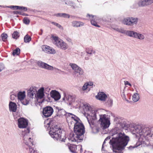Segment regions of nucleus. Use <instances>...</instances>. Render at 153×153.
<instances>
[{
	"instance_id": "nucleus-51",
	"label": "nucleus",
	"mask_w": 153,
	"mask_h": 153,
	"mask_svg": "<svg viewBox=\"0 0 153 153\" xmlns=\"http://www.w3.org/2000/svg\"><path fill=\"white\" fill-rule=\"evenodd\" d=\"M140 145V144H139L138 145H137L136 146H130L128 147V149H134Z\"/></svg>"
},
{
	"instance_id": "nucleus-43",
	"label": "nucleus",
	"mask_w": 153,
	"mask_h": 153,
	"mask_svg": "<svg viewBox=\"0 0 153 153\" xmlns=\"http://www.w3.org/2000/svg\"><path fill=\"white\" fill-rule=\"evenodd\" d=\"M10 7L12 9L18 10L20 9V6H11Z\"/></svg>"
},
{
	"instance_id": "nucleus-49",
	"label": "nucleus",
	"mask_w": 153,
	"mask_h": 153,
	"mask_svg": "<svg viewBox=\"0 0 153 153\" xmlns=\"http://www.w3.org/2000/svg\"><path fill=\"white\" fill-rule=\"evenodd\" d=\"M4 68V65L2 63H0V72Z\"/></svg>"
},
{
	"instance_id": "nucleus-50",
	"label": "nucleus",
	"mask_w": 153,
	"mask_h": 153,
	"mask_svg": "<svg viewBox=\"0 0 153 153\" xmlns=\"http://www.w3.org/2000/svg\"><path fill=\"white\" fill-rule=\"evenodd\" d=\"M122 97L123 99L124 100H125L127 102H128V100H127L126 98V95L124 94V93H123V94L122 95Z\"/></svg>"
},
{
	"instance_id": "nucleus-14",
	"label": "nucleus",
	"mask_w": 153,
	"mask_h": 153,
	"mask_svg": "<svg viewBox=\"0 0 153 153\" xmlns=\"http://www.w3.org/2000/svg\"><path fill=\"white\" fill-rule=\"evenodd\" d=\"M43 51L48 54H54L56 53L55 50L52 48L46 45H43L42 46Z\"/></svg>"
},
{
	"instance_id": "nucleus-7",
	"label": "nucleus",
	"mask_w": 153,
	"mask_h": 153,
	"mask_svg": "<svg viewBox=\"0 0 153 153\" xmlns=\"http://www.w3.org/2000/svg\"><path fill=\"white\" fill-rule=\"evenodd\" d=\"M22 135L23 136V140L24 143L27 145H31L33 146V141H31V138L29 136L30 130L28 128H27L25 131L23 132Z\"/></svg>"
},
{
	"instance_id": "nucleus-44",
	"label": "nucleus",
	"mask_w": 153,
	"mask_h": 153,
	"mask_svg": "<svg viewBox=\"0 0 153 153\" xmlns=\"http://www.w3.org/2000/svg\"><path fill=\"white\" fill-rule=\"evenodd\" d=\"M110 139V137H107L105 140L102 146V150L103 148L104 147V144L105 143V142L107 141H109Z\"/></svg>"
},
{
	"instance_id": "nucleus-45",
	"label": "nucleus",
	"mask_w": 153,
	"mask_h": 153,
	"mask_svg": "<svg viewBox=\"0 0 153 153\" xmlns=\"http://www.w3.org/2000/svg\"><path fill=\"white\" fill-rule=\"evenodd\" d=\"M110 139V137H107L105 140L102 146V150L103 148L104 147V144L105 143V142L107 141H109Z\"/></svg>"
},
{
	"instance_id": "nucleus-3",
	"label": "nucleus",
	"mask_w": 153,
	"mask_h": 153,
	"mask_svg": "<svg viewBox=\"0 0 153 153\" xmlns=\"http://www.w3.org/2000/svg\"><path fill=\"white\" fill-rule=\"evenodd\" d=\"M148 128L137 125L134 127L132 134L135 135L136 137L139 140L141 144H142V143L144 142L145 139L152 136Z\"/></svg>"
},
{
	"instance_id": "nucleus-9",
	"label": "nucleus",
	"mask_w": 153,
	"mask_h": 153,
	"mask_svg": "<svg viewBox=\"0 0 153 153\" xmlns=\"http://www.w3.org/2000/svg\"><path fill=\"white\" fill-rule=\"evenodd\" d=\"M53 112V108L51 106H48L43 108L42 113L44 117L47 118L51 116Z\"/></svg>"
},
{
	"instance_id": "nucleus-36",
	"label": "nucleus",
	"mask_w": 153,
	"mask_h": 153,
	"mask_svg": "<svg viewBox=\"0 0 153 153\" xmlns=\"http://www.w3.org/2000/svg\"><path fill=\"white\" fill-rule=\"evenodd\" d=\"M19 36V33L17 31H14L12 34V37L13 39H16Z\"/></svg>"
},
{
	"instance_id": "nucleus-59",
	"label": "nucleus",
	"mask_w": 153,
	"mask_h": 153,
	"mask_svg": "<svg viewBox=\"0 0 153 153\" xmlns=\"http://www.w3.org/2000/svg\"><path fill=\"white\" fill-rule=\"evenodd\" d=\"M85 59L86 60H88L89 59V57H87V58L85 57Z\"/></svg>"
},
{
	"instance_id": "nucleus-16",
	"label": "nucleus",
	"mask_w": 153,
	"mask_h": 153,
	"mask_svg": "<svg viewBox=\"0 0 153 153\" xmlns=\"http://www.w3.org/2000/svg\"><path fill=\"white\" fill-rule=\"evenodd\" d=\"M87 16L89 17L91 23L92 25L96 27H100V26L98 25L97 22V20L98 19V17L96 16H94L92 15H90L89 14H88L87 15Z\"/></svg>"
},
{
	"instance_id": "nucleus-56",
	"label": "nucleus",
	"mask_w": 153,
	"mask_h": 153,
	"mask_svg": "<svg viewBox=\"0 0 153 153\" xmlns=\"http://www.w3.org/2000/svg\"><path fill=\"white\" fill-rule=\"evenodd\" d=\"M80 67L79 66L78 67V68H76L74 70V74H76V73L77 71L80 68Z\"/></svg>"
},
{
	"instance_id": "nucleus-24",
	"label": "nucleus",
	"mask_w": 153,
	"mask_h": 153,
	"mask_svg": "<svg viewBox=\"0 0 153 153\" xmlns=\"http://www.w3.org/2000/svg\"><path fill=\"white\" fill-rule=\"evenodd\" d=\"M17 97L18 100H19L21 101L23 100L25 97V91H19L17 94Z\"/></svg>"
},
{
	"instance_id": "nucleus-57",
	"label": "nucleus",
	"mask_w": 153,
	"mask_h": 153,
	"mask_svg": "<svg viewBox=\"0 0 153 153\" xmlns=\"http://www.w3.org/2000/svg\"><path fill=\"white\" fill-rule=\"evenodd\" d=\"M14 97H15V96L14 95H13V94L11 95L10 96V98H11V100H13L14 99Z\"/></svg>"
},
{
	"instance_id": "nucleus-35",
	"label": "nucleus",
	"mask_w": 153,
	"mask_h": 153,
	"mask_svg": "<svg viewBox=\"0 0 153 153\" xmlns=\"http://www.w3.org/2000/svg\"><path fill=\"white\" fill-rule=\"evenodd\" d=\"M31 38L27 35H26L24 38L25 42L27 43L29 42L31 40Z\"/></svg>"
},
{
	"instance_id": "nucleus-11",
	"label": "nucleus",
	"mask_w": 153,
	"mask_h": 153,
	"mask_svg": "<svg viewBox=\"0 0 153 153\" xmlns=\"http://www.w3.org/2000/svg\"><path fill=\"white\" fill-rule=\"evenodd\" d=\"M153 4V0H139L137 4L140 7H146Z\"/></svg>"
},
{
	"instance_id": "nucleus-41",
	"label": "nucleus",
	"mask_w": 153,
	"mask_h": 153,
	"mask_svg": "<svg viewBox=\"0 0 153 153\" xmlns=\"http://www.w3.org/2000/svg\"><path fill=\"white\" fill-rule=\"evenodd\" d=\"M23 22L24 23L26 24H28L30 23V20L27 18H25L23 19Z\"/></svg>"
},
{
	"instance_id": "nucleus-48",
	"label": "nucleus",
	"mask_w": 153,
	"mask_h": 153,
	"mask_svg": "<svg viewBox=\"0 0 153 153\" xmlns=\"http://www.w3.org/2000/svg\"><path fill=\"white\" fill-rule=\"evenodd\" d=\"M51 23L52 24H53L54 25H55L57 27H59V28H60L61 27V25H60L59 24L57 23H56L55 22H51Z\"/></svg>"
},
{
	"instance_id": "nucleus-20",
	"label": "nucleus",
	"mask_w": 153,
	"mask_h": 153,
	"mask_svg": "<svg viewBox=\"0 0 153 153\" xmlns=\"http://www.w3.org/2000/svg\"><path fill=\"white\" fill-rule=\"evenodd\" d=\"M64 99H65V101L68 102L70 105L75 103V98L71 95H68L64 98Z\"/></svg>"
},
{
	"instance_id": "nucleus-6",
	"label": "nucleus",
	"mask_w": 153,
	"mask_h": 153,
	"mask_svg": "<svg viewBox=\"0 0 153 153\" xmlns=\"http://www.w3.org/2000/svg\"><path fill=\"white\" fill-rule=\"evenodd\" d=\"M74 131L78 135L82 136L85 132V128L82 124L80 122L76 123L74 127Z\"/></svg>"
},
{
	"instance_id": "nucleus-4",
	"label": "nucleus",
	"mask_w": 153,
	"mask_h": 153,
	"mask_svg": "<svg viewBox=\"0 0 153 153\" xmlns=\"http://www.w3.org/2000/svg\"><path fill=\"white\" fill-rule=\"evenodd\" d=\"M61 129L57 126H53L50 128L49 134L54 140L64 142L66 138L65 134H61Z\"/></svg>"
},
{
	"instance_id": "nucleus-31",
	"label": "nucleus",
	"mask_w": 153,
	"mask_h": 153,
	"mask_svg": "<svg viewBox=\"0 0 153 153\" xmlns=\"http://www.w3.org/2000/svg\"><path fill=\"white\" fill-rule=\"evenodd\" d=\"M105 100L106 101L105 102V103L107 105H108L109 106H111L113 104V100L111 98L107 97Z\"/></svg>"
},
{
	"instance_id": "nucleus-5",
	"label": "nucleus",
	"mask_w": 153,
	"mask_h": 153,
	"mask_svg": "<svg viewBox=\"0 0 153 153\" xmlns=\"http://www.w3.org/2000/svg\"><path fill=\"white\" fill-rule=\"evenodd\" d=\"M52 38L56 46L63 50H65L68 48L67 44L58 37L53 36Z\"/></svg>"
},
{
	"instance_id": "nucleus-26",
	"label": "nucleus",
	"mask_w": 153,
	"mask_h": 153,
	"mask_svg": "<svg viewBox=\"0 0 153 153\" xmlns=\"http://www.w3.org/2000/svg\"><path fill=\"white\" fill-rule=\"evenodd\" d=\"M138 21V18L133 17H130V26L137 24Z\"/></svg>"
},
{
	"instance_id": "nucleus-63",
	"label": "nucleus",
	"mask_w": 153,
	"mask_h": 153,
	"mask_svg": "<svg viewBox=\"0 0 153 153\" xmlns=\"http://www.w3.org/2000/svg\"><path fill=\"white\" fill-rule=\"evenodd\" d=\"M48 125H49V123H48Z\"/></svg>"
},
{
	"instance_id": "nucleus-39",
	"label": "nucleus",
	"mask_w": 153,
	"mask_h": 153,
	"mask_svg": "<svg viewBox=\"0 0 153 153\" xmlns=\"http://www.w3.org/2000/svg\"><path fill=\"white\" fill-rule=\"evenodd\" d=\"M115 30L119 32L124 34L125 30L122 28H117L115 29Z\"/></svg>"
},
{
	"instance_id": "nucleus-61",
	"label": "nucleus",
	"mask_w": 153,
	"mask_h": 153,
	"mask_svg": "<svg viewBox=\"0 0 153 153\" xmlns=\"http://www.w3.org/2000/svg\"><path fill=\"white\" fill-rule=\"evenodd\" d=\"M28 104V102H27L26 104H23L24 105H26L27 104Z\"/></svg>"
},
{
	"instance_id": "nucleus-8",
	"label": "nucleus",
	"mask_w": 153,
	"mask_h": 153,
	"mask_svg": "<svg viewBox=\"0 0 153 153\" xmlns=\"http://www.w3.org/2000/svg\"><path fill=\"white\" fill-rule=\"evenodd\" d=\"M68 139L70 141L75 142L78 143L81 142L83 140L82 136L79 135L75 133H71L69 136Z\"/></svg>"
},
{
	"instance_id": "nucleus-27",
	"label": "nucleus",
	"mask_w": 153,
	"mask_h": 153,
	"mask_svg": "<svg viewBox=\"0 0 153 153\" xmlns=\"http://www.w3.org/2000/svg\"><path fill=\"white\" fill-rule=\"evenodd\" d=\"M72 26L74 27H80L84 25V24L82 22L74 21L72 22Z\"/></svg>"
},
{
	"instance_id": "nucleus-58",
	"label": "nucleus",
	"mask_w": 153,
	"mask_h": 153,
	"mask_svg": "<svg viewBox=\"0 0 153 153\" xmlns=\"http://www.w3.org/2000/svg\"><path fill=\"white\" fill-rule=\"evenodd\" d=\"M67 41L69 42H71V40L70 39H67Z\"/></svg>"
},
{
	"instance_id": "nucleus-53",
	"label": "nucleus",
	"mask_w": 153,
	"mask_h": 153,
	"mask_svg": "<svg viewBox=\"0 0 153 153\" xmlns=\"http://www.w3.org/2000/svg\"><path fill=\"white\" fill-rule=\"evenodd\" d=\"M62 13H58L55 14L54 16L56 17H62Z\"/></svg>"
},
{
	"instance_id": "nucleus-37",
	"label": "nucleus",
	"mask_w": 153,
	"mask_h": 153,
	"mask_svg": "<svg viewBox=\"0 0 153 153\" xmlns=\"http://www.w3.org/2000/svg\"><path fill=\"white\" fill-rule=\"evenodd\" d=\"M1 37L2 40L3 41L5 42L7 37V35L6 33H3L1 34Z\"/></svg>"
},
{
	"instance_id": "nucleus-13",
	"label": "nucleus",
	"mask_w": 153,
	"mask_h": 153,
	"mask_svg": "<svg viewBox=\"0 0 153 153\" xmlns=\"http://www.w3.org/2000/svg\"><path fill=\"white\" fill-rule=\"evenodd\" d=\"M37 64L39 67L48 70L52 71L54 68L53 66L49 65L41 61H38L37 62Z\"/></svg>"
},
{
	"instance_id": "nucleus-52",
	"label": "nucleus",
	"mask_w": 153,
	"mask_h": 153,
	"mask_svg": "<svg viewBox=\"0 0 153 153\" xmlns=\"http://www.w3.org/2000/svg\"><path fill=\"white\" fill-rule=\"evenodd\" d=\"M88 86H92L93 85V83L92 82H88L86 83Z\"/></svg>"
},
{
	"instance_id": "nucleus-29",
	"label": "nucleus",
	"mask_w": 153,
	"mask_h": 153,
	"mask_svg": "<svg viewBox=\"0 0 153 153\" xmlns=\"http://www.w3.org/2000/svg\"><path fill=\"white\" fill-rule=\"evenodd\" d=\"M139 94L137 93H134L132 96V100L134 102H137L139 100Z\"/></svg>"
},
{
	"instance_id": "nucleus-47",
	"label": "nucleus",
	"mask_w": 153,
	"mask_h": 153,
	"mask_svg": "<svg viewBox=\"0 0 153 153\" xmlns=\"http://www.w3.org/2000/svg\"><path fill=\"white\" fill-rule=\"evenodd\" d=\"M65 4L67 5H69L71 6H74L73 3L70 1H68L65 2Z\"/></svg>"
},
{
	"instance_id": "nucleus-46",
	"label": "nucleus",
	"mask_w": 153,
	"mask_h": 153,
	"mask_svg": "<svg viewBox=\"0 0 153 153\" xmlns=\"http://www.w3.org/2000/svg\"><path fill=\"white\" fill-rule=\"evenodd\" d=\"M88 85H87V84L86 83H85L83 86L82 87V90L83 91H85L86 90L87 88H88Z\"/></svg>"
},
{
	"instance_id": "nucleus-38",
	"label": "nucleus",
	"mask_w": 153,
	"mask_h": 153,
	"mask_svg": "<svg viewBox=\"0 0 153 153\" xmlns=\"http://www.w3.org/2000/svg\"><path fill=\"white\" fill-rule=\"evenodd\" d=\"M69 65L74 71L79 67V66L76 64L72 63H70L69 64Z\"/></svg>"
},
{
	"instance_id": "nucleus-15",
	"label": "nucleus",
	"mask_w": 153,
	"mask_h": 153,
	"mask_svg": "<svg viewBox=\"0 0 153 153\" xmlns=\"http://www.w3.org/2000/svg\"><path fill=\"white\" fill-rule=\"evenodd\" d=\"M44 90V88L41 87L37 91L36 94L35 95V97L37 100L41 99L44 98L45 96Z\"/></svg>"
},
{
	"instance_id": "nucleus-22",
	"label": "nucleus",
	"mask_w": 153,
	"mask_h": 153,
	"mask_svg": "<svg viewBox=\"0 0 153 153\" xmlns=\"http://www.w3.org/2000/svg\"><path fill=\"white\" fill-rule=\"evenodd\" d=\"M9 110L13 112H16L17 109V105L16 103L10 102L9 105Z\"/></svg>"
},
{
	"instance_id": "nucleus-30",
	"label": "nucleus",
	"mask_w": 153,
	"mask_h": 153,
	"mask_svg": "<svg viewBox=\"0 0 153 153\" xmlns=\"http://www.w3.org/2000/svg\"><path fill=\"white\" fill-rule=\"evenodd\" d=\"M122 22L124 25L130 26V17L124 18Z\"/></svg>"
},
{
	"instance_id": "nucleus-60",
	"label": "nucleus",
	"mask_w": 153,
	"mask_h": 153,
	"mask_svg": "<svg viewBox=\"0 0 153 153\" xmlns=\"http://www.w3.org/2000/svg\"><path fill=\"white\" fill-rule=\"evenodd\" d=\"M14 13L16 14H17L18 13V11H14Z\"/></svg>"
},
{
	"instance_id": "nucleus-21",
	"label": "nucleus",
	"mask_w": 153,
	"mask_h": 153,
	"mask_svg": "<svg viewBox=\"0 0 153 153\" xmlns=\"http://www.w3.org/2000/svg\"><path fill=\"white\" fill-rule=\"evenodd\" d=\"M96 98L99 100L102 101H105L107 98V95L103 92H100L96 96Z\"/></svg>"
},
{
	"instance_id": "nucleus-17",
	"label": "nucleus",
	"mask_w": 153,
	"mask_h": 153,
	"mask_svg": "<svg viewBox=\"0 0 153 153\" xmlns=\"http://www.w3.org/2000/svg\"><path fill=\"white\" fill-rule=\"evenodd\" d=\"M37 91V88L34 86H32L28 91V95L30 97L33 98L34 97V96L35 97Z\"/></svg>"
},
{
	"instance_id": "nucleus-34",
	"label": "nucleus",
	"mask_w": 153,
	"mask_h": 153,
	"mask_svg": "<svg viewBox=\"0 0 153 153\" xmlns=\"http://www.w3.org/2000/svg\"><path fill=\"white\" fill-rule=\"evenodd\" d=\"M20 53V49L19 48H17L16 49L13 50V56L15 55H18Z\"/></svg>"
},
{
	"instance_id": "nucleus-62",
	"label": "nucleus",
	"mask_w": 153,
	"mask_h": 153,
	"mask_svg": "<svg viewBox=\"0 0 153 153\" xmlns=\"http://www.w3.org/2000/svg\"><path fill=\"white\" fill-rule=\"evenodd\" d=\"M41 31H42V30H41Z\"/></svg>"
},
{
	"instance_id": "nucleus-2",
	"label": "nucleus",
	"mask_w": 153,
	"mask_h": 153,
	"mask_svg": "<svg viewBox=\"0 0 153 153\" xmlns=\"http://www.w3.org/2000/svg\"><path fill=\"white\" fill-rule=\"evenodd\" d=\"M113 136L109 142L113 147V153H123L122 151L129 140V137L122 133L116 134Z\"/></svg>"
},
{
	"instance_id": "nucleus-54",
	"label": "nucleus",
	"mask_w": 153,
	"mask_h": 153,
	"mask_svg": "<svg viewBox=\"0 0 153 153\" xmlns=\"http://www.w3.org/2000/svg\"><path fill=\"white\" fill-rule=\"evenodd\" d=\"M124 84L125 85H128L130 86H131V84L128 81H124Z\"/></svg>"
},
{
	"instance_id": "nucleus-42",
	"label": "nucleus",
	"mask_w": 153,
	"mask_h": 153,
	"mask_svg": "<svg viewBox=\"0 0 153 153\" xmlns=\"http://www.w3.org/2000/svg\"><path fill=\"white\" fill-rule=\"evenodd\" d=\"M62 17L69 18L70 17V15L68 14L65 13H62Z\"/></svg>"
},
{
	"instance_id": "nucleus-1",
	"label": "nucleus",
	"mask_w": 153,
	"mask_h": 153,
	"mask_svg": "<svg viewBox=\"0 0 153 153\" xmlns=\"http://www.w3.org/2000/svg\"><path fill=\"white\" fill-rule=\"evenodd\" d=\"M83 113L87 114V118L90 127L94 133L99 131V128L95 126L97 117H99V122L103 129L108 128L110 124V116L104 114L105 111L103 109L94 110L88 103H83Z\"/></svg>"
},
{
	"instance_id": "nucleus-40",
	"label": "nucleus",
	"mask_w": 153,
	"mask_h": 153,
	"mask_svg": "<svg viewBox=\"0 0 153 153\" xmlns=\"http://www.w3.org/2000/svg\"><path fill=\"white\" fill-rule=\"evenodd\" d=\"M76 73L78 74L79 75L81 76L83 75L84 74V71L81 68H80L77 71L76 73Z\"/></svg>"
},
{
	"instance_id": "nucleus-12",
	"label": "nucleus",
	"mask_w": 153,
	"mask_h": 153,
	"mask_svg": "<svg viewBox=\"0 0 153 153\" xmlns=\"http://www.w3.org/2000/svg\"><path fill=\"white\" fill-rule=\"evenodd\" d=\"M70 151L73 153H81L82 149L81 146L71 145L69 147Z\"/></svg>"
},
{
	"instance_id": "nucleus-19",
	"label": "nucleus",
	"mask_w": 153,
	"mask_h": 153,
	"mask_svg": "<svg viewBox=\"0 0 153 153\" xmlns=\"http://www.w3.org/2000/svg\"><path fill=\"white\" fill-rule=\"evenodd\" d=\"M71 116H69V117L71 119L70 122L69 123V126H75L76 123H78L79 122L78 121L77 119L78 118L75 115H74L73 114L71 115Z\"/></svg>"
},
{
	"instance_id": "nucleus-23",
	"label": "nucleus",
	"mask_w": 153,
	"mask_h": 153,
	"mask_svg": "<svg viewBox=\"0 0 153 153\" xmlns=\"http://www.w3.org/2000/svg\"><path fill=\"white\" fill-rule=\"evenodd\" d=\"M56 109L58 110L57 114L59 116L69 115V114L72 115V114L70 113H66L64 110L63 109H59V108L56 107Z\"/></svg>"
},
{
	"instance_id": "nucleus-32",
	"label": "nucleus",
	"mask_w": 153,
	"mask_h": 153,
	"mask_svg": "<svg viewBox=\"0 0 153 153\" xmlns=\"http://www.w3.org/2000/svg\"><path fill=\"white\" fill-rule=\"evenodd\" d=\"M87 53L89 54L90 55H92L93 54H94L95 53V51L93 49H87L86 50Z\"/></svg>"
},
{
	"instance_id": "nucleus-10",
	"label": "nucleus",
	"mask_w": 153,
	"mask_h": 153,
	"mask_svg": "<svg viewBox=\"0 0 153 153\" xmlns=\"http://www.w3.org/2000/svg\"><path fill=\"white\" fill-rule=\"evenodd\" d=\"M28 125V121L24 118H20L18 120V126L20 128H26Z\"/></svg>"
},
{
	"instance_id": "nucleus-55",
	"label": "nucleus",
	"mask_w": 153,
	"mask_h": 153,
	"mask_svg": "<svg viewBox=\"0 0 153 153\" xmlns=\"http://www.w3.org/2000/svg\"><path fill=\"white\" fill-rule=\"evenodd\" d=\"M20 10H24V11H26L27 9V8L25 7L20 6Z\"/></svg>"
},
{
	"instance_id": "nucleus-33",
	"label": "nucleus",
	"mask_w": 153,
	"mask_h": 153,
	"mask_svg": "<svg viewBox=\"0 0 153 153\" xmlns=\"http://www.w3.org/2000/svg\"><path fill=\"white\" fill-rule=\"evenodd\" d=\"M31 145H28L29 148V153H38L37 151L34 150L31 146Z\"/></svg>"
},
{
	"instance_id": "nucleus-25",
	"label": "nucleus",
	"mask_w": 153,
	"mask_h": 153,
	"mask_svg": "<svg viewBox=\"0 0 153 153\" xmlns=\"http://www.w3.org/2000/svg\"><path fill=\"white\" fill-rule=\"evenodd\" d=\"M135 33V32L133 31L125 30L124 34L128 36L134 38Z\"/></svg>"
},
{
	"instance_id": "nucleus-28",
	"label": "nucleus",
	"mask_w": 153,
	"mask_h": 153,
	"mask_svg": "<svg viewBox=\"0 0 153 153\" xmlns=\"http://www.w3.org/2000/svg\"><path fill=\"white\" fill-rule=\"evenodd\" d=\"M134 38L140 40H143L145 39V36L142 34L135 32Z\"/></svg>"
},
{
	"instance_id": "nucleus-18",
	"label": "nucleus",
	"mask_w": 153,
	"mask_h": 153,
	"mask_svg": "<svg viewBox=\"0 0 153 153\" xmlns=\"http://www.w3.org/2000/svg\"><path fill=\"white\" fill-rule=\"evenodd\" d=\"M50 94L51 97L56 100H58L60 98L61 96L59 93L56 90L51 91Z\"/></svg>"
}]
</instances>
